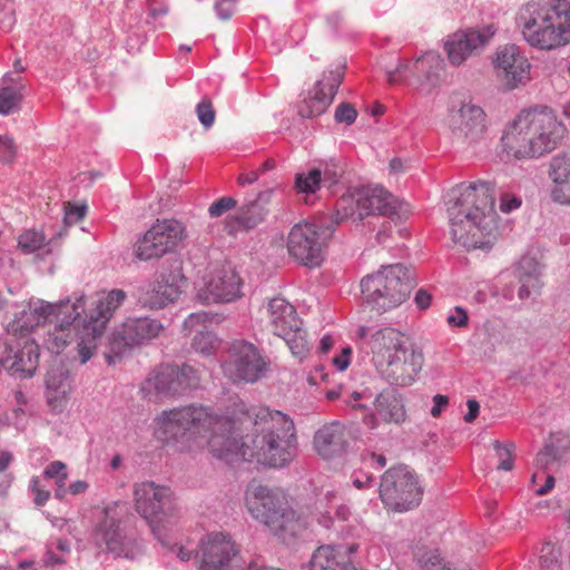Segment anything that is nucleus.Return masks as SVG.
Segmentation results:
<instances>
[{"label":"nucleus","instance_id":"2eb2a0df","mask_svg":"<svg viewBox=\"0 0 570 570\" xmlns=\"http://www.w3.org/2000/svg\"><path fill=\"white\" fill-rule=\"evenodd\" d=\"M242 279L228 266L209 267L196 285V298L202 304L230 303L242 296Z\"/></svg>","mask_w":570,"mask_h":570},{"label":"nucleus","instance_id":"37998d69","mask_svg":"<svg viewBox=\"0 0 570 570\" xmlns=\"http://www.w3.org/2000/svg\"><path fill=\"white\" fill-rule=\"evenodd\" d=\"M541 567L548 570H560L561 568V551L551 542H546L539 556Z\"/></svg>","mask_w":570,"mask_h":570},{"label":"nucleus","instance_id":"de8ad7c7","mask_svg":"<svg viewBox=\"0 0 570 570\" xmlns=\"http://www.w3.org/2000/svg\"><path fill=\"white\" fill-rule=\"evenodd\" d=\"M196 114L199 122L203 125L205 129H209L216 119V112L213 107V102L204 98L197 106H196Z\"/></svg>","mask_w":570,"mask_h":570},{"label":"nucleus","instance_id":"9b49d317","mask_svg":"<svg viewBox=\"0 0 570 570\" xmlns=\"http://www.w3.org/2000/svg\"><path fill=\"white\" fill-rule=\"evenodd\" d=\"M355 210L360 219L370 215L389 216L392 212L390 191L380 185H372L358 189L355 196H342L336 204L335 224L354 216Z\"/></svg>","mask_w":570,"mask_h":570},{"label":"nucleus","instance_id":"a19ab883","mask_svg":"<svg viewBox=\"0 0 570 570\" xmlns=\"http://www.w3.org/2000/svg\"><path fill=\"white\" fill-rule=\"evenodd\" d=\"M214 316L207 312H196L189 314L183 323V332L186 336L198 334L199 331H207V324L213 321Z\"/></svg>","mask_w":570,"mask_h":570},{"label":"nucleus","instance_id":"39448f33","mask_svg":"<svg viewBox=\"0 0 570 570\" xmlns=\"http://www.w3.org/2000/svg\"><path fill=\"white\" fill-rule=\"evenodd\" d=\"M517 24L533 48L554 50L570 41V1L528 2L520 8Z\"/></svg>","mask_w":570,"mask_h":570},{"label":"nucleus","instance_id":"4468645a","mask_svg":"<svg viewBox=\"0 0 570 570\" xmlns=\"http://www.w3.org/2000/svg\"><path fill=\"white\" fill-rule=\"evenodd\" d=\"M126 511V502L115 501L107 504L102 510L104 517L96 528V540L117 557L134 558L137 551L136 543L120 527Z\"/></svg>","mask_w":570,"mask_h":570},{"label":"nucleus","instance_id":"bf43d9fd","mask_svg":"<svg viewBox=\"0 0 570 570\" xmlns=\"http://www.w3.org/2000/svg\"><path fill=\"white\" fill-rule=\"evenodd\" d=\"M352 353L351 346L343 347L341 353L333 358L334 366L341 372L347 370L351 364Z\"/></svg>","mask_w":570,"mask_h":570},{"label":"nucleus","instance_id":"c03bdc74","mask_svg":"<svg viewBox=\"0 0 570 570\" xmlns=\"http://www.w3.org/2000/svg\"><path fill=\"white\" fill-rule=\"evenodd\" d=\"M67 377L62 372L57 374L55 370L48 372L46 377V384L49 392H55V395H49V401L51 402L53 399L58 400L60 397H65L69 392V385L67 384Z\"/></svg>","mask_w":570,"mask_h":570},{"label":"nucleus","instance_id":"864d4df0","mask_svg":"<svg viewBox=\"0 0 570 570\" xmlns=\"http://www.w3.org/2000/svg\"><path fill=\"white\" fill-rule=\"evenodd\" d=\"M236 206V200L232 197H222L218 200L214 202L209 208L208 213L212 217H220L229 209Z\"/></svg>","mask_w":570,"mask_h":570},{"label":"nucleus","instance_id":"a18cd8bd","mask_svg":"<svg viewBox=\"0 0 570 570\" xmlns=\"http://www.w3.org/2000/svg\"><path fill=\"white\" fill-rule=\"evenodd\" d=\"M18 244L23 253L31 254L45 245V236L40 232L28 229L19 236Z\"/></svg>","mask_w":570,"mask_h":570},{"label":"nucleus","instance_id":"2f4dec72","mask_svg":"<svg viewBox=\"0 0 570 570\" xmlns=\"http://www.w3.org/2000/svg\"><path fill=\"white\" fill-rule=\"evenodd\" d=\"M175 371L173 365H161L150 373L142 385L147 395H174L176 394Z\"/></svg>","mask_w":570,"mask_h":570},{"label":"nucleus","instance_id":"f8f14e48","mask_svg":"<svg viewBox=\"0 0 570 570\" xmlns=\"http://www.w3.org/2000/svg\"><path fill=\"white\" fill-rule=\"evenodd\" d=\"M163 324L150 317L127 318L109 338V351L105 353L108 364L124 355L134 346H139L159 336Z\"/></svg>","mask_w":570,"mask_h":570},{"label":"nucleus","instance_id":"0eeeda50","mask_svg":"<svg viewBox=\"0 0 570 570\" xmlns=\"http://www.w3.org/2000/svg\"><path fill=\"white\" fill-rule=\"evenodd\" d=\"M332 224L322 218L320 223L299 222L292 226L286 237V249L297 264L316 268L325 259V252L335 226V214L330 217Z\"/></svg>","mask_w":570,"mask_h":570},{"label":"nucleus","instance_id":"603ef678","mask_svg":"<svg viewBox=\"0 0 570 570\" xmlns=\"http://www.w3.org/2000/svg\"><path fill=\"white\" fill-rule=\"evenodd\" d=\"M30 490L33 494V502L37 507H42L50 499V492L41 484L39 476H33L30 481Z\"/></svg>","mask_w":570,"mask_h":570},{"label":"nucleus","instance_id":"4d7b16f0","mask_svg":"<svg viewBox=\"0 0 570 570\" xmlns=\"http://www.w3.org/2000/svg\"><path fill=\"white\" fill-rule=\"evenodd\" d=\"M446 322L450 326L464 327L469 323V315L465 309L456 306L448 315Z\"/></svg>","mask_w":570,"mask_h":570},{"label":"nucleus","instance_id":"3c124183","mask_svg":"<svg viewBox=\"0 0 570 570\" xmlns=\"http://www.w3.org/2000/svg\"><path fill=\"white\" fill-rule=\"evenodd\" d=\"M17 155V146L13 138L0 135V160L3 163H12Z\"/></svg>","mask_w":570,"mask_h":570},{"label":"nucleus","instance_id":"5701e85b","mask_svg":"<svg viewBox=\"0 0 570 570\" xmlns=\"http://www.w3.org/2000/svg\"><path fill=\"white\" fill-rule=\"evenodd\" d=\"M361 288L363 299L372 311H387L392 303V267L383 266L365 276L361 282Z\"/></svg>","mask_w":570,"mask_h":570},{"label":"nucleus","instance_id":"f3484780","mask_svg":"<svg viewBox=\"0 0 570 570\" xmlns=\"http://www.w3.org/2000/svg\"><path fill=\"white\" fill-rule=\"evenodd\" d=\"M200 554L199 570H240L239 549L227 533L207 534L200 542Z\"/></svg>","mask_w":570,"mask_h":570},{"label":"nucleus","instance_id":"412c9836","mask_svg":"<svg viewBox=\"0 0 570 570\" xmlns=\"http://www.w3.org/2000/svg\"><path fill=\"white\" fill-rule=\"evenodd\" d=\"M450 127L455 139L469 146L475 145L487 132L485 112L479 105L464 102L452 114Z\"/></svg>","mask_w":570,"mask_h":570},{"label":"nucleus","instance_id":"7ed1b4c3","mask_svg":"<svg viewBox=\"0 0 570 570\" xmlns=\"http://www.w3.org/2000/svg\"><path fill=\"white\" fill-rule=\"evenodd\" d=\"M494 185L460 184L448 194L452 239L469 249H490L498 236Z\"/></svg>","mask_w":570,"mask_h":570},{"label":"nucleus","instance_id":"1a4fd4ad","mask_svg":"<svg viewBox=\"0 0 570 570\" xmlns=\"http://www.w3.org/2000/svg\"><path fill=\"white\" fill-rule=\"evenodd\" d=\"M222 370L233 383H255L268 372L269 360L253 343L238 340L230 344Z\"/></svg>","mask_w":570,"mask_h":570},{"label":"nucleus","instance_id":"bb28decb","mask_svg":"<svg viewBox=\"0 0 570 570\" xmlns=\"http://www.w3.org/2000/svg\"><path fill=\"white\" fill-rule=\"evenodd\" d=\"M368 347L372 354V364L381 380L390 379L392 376V328L384 326L375 331L368 340Z\"/></svg>","mask_w":570,"mask_h":570},{"label":"nucleus","instance_id":"774afa93","mask_svg":"<svg viewBox=\"0 0 570 570\" xmlns=\"http://www.w3.org/2000/svg\"><path fill=\"white\" fill-rule=\"evenodd\" d=\"M88 489H89V484H88L87 481H85V480H77L75 482H71L68 485L67 491H68L69 494L79 495V494L85 493Z\"/></svg>","mask_w":570,"mask_h":570},{"label":"nucleus","instance_id":"6e6d98bb","mask_svg":"<svg viewBox=\"0 0 570 570\" xmlns=\"http://www.w3.org/2000/svg\"><path fill=\"white\" fill-rule=\"evenodd\" d=\"M379 494L383 504L390 509L392 507V481L390 480V471H386L382 476Z\"/></svg>","mask_w":570,"mask_h":570},{"label":"nucleus","instance_id":"e433bc0d","mask_svg":"<svg viewBox=\"0 0 570 570\" xmlns=\"http://www.w3.org/2000/svg\"><path fill=\"white\" fill-rule=\"evenodd\" d=\"M288 332V334L279 335V337L286 342L295 357L303 360L309 353V343L306 332L302 328V325L296 326V328H291Z\"/></svg>","mask_w":570,"mask_h":570},{"label":"nucleus","instance_id":"680f3d73","mask_svg":"<svg viewBox=\"0 0 570 570\" xmlns=\"http://www.w3.org/2000/svg\"><path fill=\"white\" fill-rule=\"evenodd\" d=\"M406 411L402 395L394 394V423H402L406 421Z\"/></svg>","mask_w":570,"mask_h":570},{"label":"nucleus","instance_id":"a878e982","mask_svg":"<svg viewBox=\"0 0 570 570\" xmlns=\"http://www.w3.org/2000/svg\"><path fill=\"white\" fill-rule=\"evenodd\" d=\"M492 33H485L480 30L458 31L449 37L445 42V50L452 65L460 66L474 51L483 48L490 40Z\"/></svg>","mask_w":570,"mask_h":570},{"label":"nucleus","instance_id":"8fccbe9b","mask_svg":"<svg viewBox=\"0 0 570 570\" xmlns=\"http://www.w3.org/2000/svg\"><path fill=\"white\" fill-rule=\"evenodd\" d=\"M493 445L499 458L498 470L511 471L513 469L512 450L514 444L511 443L507 446H502L499 441H495Z\"/></svg>","mask_w":570,"mask_h":570},{"label":"nucleus","instance_id":"423d86ee","mask_svg":"<svg viewBox=\"0 0 570 570\" xmlns=\"http://www.w3.org/2000/svg\"><path fill=\"white\" fill-rule=\"evenodd\" d=\"M244 500L248 513L284 540L305 528V522L289 507L286 494L279 489L253 480L246 487Z\"/></svg>","mask_w":570,"mask_h":570},{"label":"nucleus","instance_id":"393cba45","mask_svg":"<svg viewBox=\"0 0 570 570\" xmlns=\"http://www.w3.org/2000/svg\"><path fill=\"white\" fill-rule=\"evenodd\" d=\"M263 322L274 335H286L291 328L302 325L294 306L283 297L268 301L263 309Z\"/></svg>","mask_w":570,"mask_h":570},{"label":"nucleus","instance_id":"9d476101","mask_svg":"<svg viewBox=\"0 0 570 570\" xmlns=\"http://www.w3.org/2000/svg\"><path fill=\"white\" fill-rule=\"evenodd\" d=\"M187 285L180 264L163 267L151 282L139 287L137 299L149 309H161L177 302Z\"/></svg>","mask_w":570,"mask_h":570},{"label":"nucleus","instance_id":"13d9d810","mask_svg":"<svg viewBox=\"0 0 570 570\" xmlns=\"http://www.w3.org/2000/svg\"><path fill=\"white\" fill-rule=\"evenodd\" d=\"M85 217V206L68 204L65 207V222L68 225L76 224Z\"/></svg>","mask_w":570,"mask_h":570},{"label":"nucleus","instance_id":"20e7f679","mask_svg":"<svg viewBox=\"0 0 570 570\" xmlns=\"http://www.w3.org/2000/svg\"><path fill=\"white\" fill-rule=\"evenodd\" d=\"M566 127L548 108L521 111L501 138L507 154L517 159L540 157L551 153L563 138Z\"/></svg>","mask_w":570,"mask_h":570},{"label":"nucleus","instance_id":"4c0bfd02","mask_svg":"<svg viewBox=\"0 0 570 570\" xmlns=\"http://www.w3.org/2000/svg\"><path fill=\"white\" fill-rule=\"evenodd\" d=\"M265 216V210L262 205L252 202L243 206L238 214L235 216L238 228L250 229L257 226Z\"/></svg>","mask_w":570,"mask_h":570},{"label":"nucleus","instance_id":"4be33fe9","mask_svg":"<svg viewBox=\"0 0 570 570\" xmlns=\"http://www.w3.org/2000/svg\"><path fill=\"white\" fill-rule=\"evenodd\" d=\"M424 494L420 476L406 464L394 465V512L416 509Z\"/></svg>","mask_w":570,"mask_h":570},{"label":"nucleus","instance_id":"7c9ffc66","mask_svg":"<svg viewBox=\"0 0 570 570\" xmlns=\"http://www.w3.org/2000/svg\"><path fill=\"white\" fill-rule=\"evenodd\" d=\"M383 386L373 400V411L363 419L364 424L371 429H377L381 424H390L392 421V387L390 379L383 380Z\"/></svg>","mask_w":570,"mask_h":570},{"label":"nucleus","instance_id":"72a5a7b5","mask_svg":"<svg viewBox=\"0 0 570 570\" xmlns=\"http://www.w3.org/2000/svg\"><path fill=\"white\" fill-rule=\"evenodd\" d=\"M24 85L17 82L0 89V115H10L20 109Z\"/></svg>","mask_w":570,"mask_h":570},{"label":"nucleus","instance_id":"f03ea898","mask_svg":"<svg viewBox=\"0 0 570 570\" xmlns=\"http://www.w3.org/2000/svg\"><path fill=\"white\" fill-rule=\"evenodd\" d=\"M126 299L122 289H112L102 293L92 303L89 313L81 317L85 312V297H77L55 305V312L47 321V335L43 340L45 346L52 353L59 354L72 341L77 342L79 360L87 363L95 354L98 340L102 336L106 325L115 311Z\"/></svg>","mask_w":570,"mask_h":570},{"label":"nucleus","instance_id":"69168bd1","mask_svg":"<svg viewBox=\"0 0 570 570\" xmlns=\"http://www.w3.org/2000/svg\"><path fill=\"white\" fill-rule=\"evenodd\" d=\"M521 205V200L517 197L504 196L501 199L500 208L503 213H510Z\"/></svg>","mask_w":570,"mask_h":570},{"label":"nucleus","instance_id":"f257e3e1","mask_svg":"<svg viewBox=\"0 0 570 570\" xmlns=\"http://www.w3.org/2000/svg\"><path fill=\"white\" fill-rule=\"evenodd\" d=\"M232 416L218 415L208 406H183L163 411L154 419V435L163 443L188 444L180 450L193 451L207 445L208 451L227 464L256 461L283 468L295 456L293 420L268 406L246 404L236 399Z\"/></svg>","mask_w":570,"mask_h":570},{"label":"nucleus","instance_id":"a211bd4d","mask_svg":"<svg viewBox=\"0 0 570 570\" xmlns=\"http://www.w3.org/2000/svg\"><path fill=\"white\" fill-rule=\"evenodd\" d=\"M493 68L497 78L507 90H512L530 79L531 65L520 48L513 43L497 49Z\"/></svg>","mask_w":570,"mask_h":570},{"label":"nucleus","instance_id":"ddd939ff","mask_svg":"<svg viewBox=\"0 0 570 570\" xmlns=\"http://www.w3.org/2000/svg\"><path fill=\"white\" fill-rule=\"evenodd\" d=\"M185 237L183 223L176 219H158L136 243L135 255L141 261L159 258L175 250Z\"/></svg>","mask_w":570,"mask_h":570},{"label":"nucleus","instance_id":"b1692460","mask_svg":"<svg viewBox=\"0 0 570 570\" xmlns=\"http://www.w3.org/2000/svg\"><path fill=\"white\" fill-rule=\"evenodd\" d=\"M55 312V305L37 302L23 308L7 325L8 338L32 340V334L37 328L47 324L50 315Z\"/></svg>","mask_w":570,"mask_h":570},{"label":"nucleus","instance_id":"aec40b11","mask_svg":"<svg viewBox=\"0 0 570 570\" xmlns=\"http://www.w3.org/2000/svg\"><path fill=\"white\" fill-rule=\"evenodd\" d=\"M344 66H336L323 72L313 94L298 104L297 111L303 118L321 116L331 106L344 78Z\"/></svg>","mask_w":570,"mask_h":570},{"label":"nucleus","instance_id":"c9c22d12","mask_svg":"<svg viewBox=\"0 0 570 570\" xmlns=\"http://www.w3.org/2000/svg\"><path fill=\"white\" fill-rule=\"evenodd\" d=\"M520 282H529L533 288H540L541 265L533 256H523L517 267Z\"/></svg>","mask_w":570,"mask_h":570},{"label":"nucleus","instance_id":"09e8293b","mask_svg":"<svg viewBox=\"0 0 570 570\" xmlns=\"http://www.w3.org/2000/svg\"><path fill=\"white\" fill-rule=\"evenodd\" d=\"M43 474L48 479H55L57 487L63 488L68 479L67 465L61 461H53L47 465Z\"/></svg>","mask_w":570,"mask_h":570},{"label":"nucleus","instance_id":"79ce46f5","mask_svg":"<svg viewBox=\"0 0 570 570\" xmlns=\"http://www.w3.org/2000/svg\"><path fill=\"white\" fill-rule=\"evenodd\" d=\"M191 346L197 353L212 355L218 348V338L209 331H199L194 336Z\"/></svg>","mask_w":570,"mask_h":570},{"label":"nucleus","instance_id":"c756f323","mask_svg":"<svg viewBox=\"0 0 570 570\" xmlns=\"http://www.w3.org/2000/svg\"><path fill=\"white\" fill-rule=\"evenodd\" d=\"M550 167V176L554 183L552 199L562 205H570V158L554 157Z\"/></svg>","mask_w":570,"mask_h":570},{"label":"nucleus","instance_id":"6ab92c4d","mask_svg":"<svg viewBox=\"0 0 570 570\" xmlns=\"http://www.w3.org/2000/svg\"><path fill=\"white\" fill-rule=\"evenodd\" d=\"M423 364V352L414 340L405 333H399V337L394 338V385H412Z\"/></svg>","mask_w":570,"mask_h":570},{"label":"nucleus","instance_id":"473e14b6","mask_svg":"<svg viewBox=\"0 0 570 570\" xmlns=\"http://www.w3.org/2000/svg\"><path fill=\"white\" fill-rule=\"evenodd\" d=\"M416 284V273L412 265L394 264V307L410 298Z\"/></svg>","mask_w":570,"mask_h":570},{"label":"nucleus","instance_id":"0e129e2a","mask_svg":"<svg viewBox=\"0 0 570 570\" xmlns=\"http://www.w3.org/2000/svg\"><path fill=\"white\" fill-rule=\"evenodd\" d=\"M432 296L425 289L421 288L415 293L414 302L420 309H425L431 304Z\"/></svg>","mask_w":570,"mask_h":570},{"label":"nucleus","instance_id":"cd10ccee","mask_svg":"<svg viewBox=\"0 0 570 570\" xmlns=\"http://www.w3.org/2000/svg\"><path fill=\"white\" fill-rule=\"evenodd\" d=\"M414 70L421 77V90L430 92L443 79L444 61L438 52L430 51L416 59Z\"/></svg>","mask_w":570,"mask_h":570},{"label":"nucleus","instance_id":"6e6552de","mask_svg":"<svg viewBox=\"0 0 570 570\" xmlns=\"http://www.w3.org/2000/svg\"><path fill=\"white\" fill-rule=\"evenodd\" d=\"M132 494L136 512L147 522L157 539L161 540L163 529L178 512L174 492L169 487L142 481L134 484Z\"/></svg>","mask_w":570,"mask_h":570},{"label":"nucleus","instance_id":"dca6fc26","mask_svg":"<svg viewBox=\"0 0 570 570\" xmlns=\"http://www.w3.org/2000/svg\"><path fill=\"white\" fill-rule=\"evenodd\" d=\"M39 356L36 340L7 338L0 347V363L16 379L32 377L39 364Z\"/></svg>","mask_w":570,"mask_h":570},{"label":"nucleus","instance_id":"c85d7f7f","mask_svg":"<svg viewBox=\"0 0 570 570\" xmlns=\"http://www.w3.org/2000/svg\"><path fill=\"white\" fill-rule=\"evenodd\" d=\"M314 448L324 459H331L341 453L344 448V431L338 423L321 428L314 436Z\"/></svg>","mask_w":570,"mask_h":570},{"label":"nucleus","instance_id":"58836bf2","mask_svg":"<svg viewBox=\"0 0 570 570\" xmlns=\"http://www.w3.org/2000/svg\"><path fill=\"white\" fill-rule=\"evenodd\" d=\"M330 177V170L322 173L315 168L309 170L307 174H297L295 184L296 188L302 193H315L320 188L322 179Z\"/></svg>","mask_w":570,"mask_h":570},{"label":"nucleus","instance_id":"49530a36","mask_svg":"<svg viewBox=\"0 0 570 570\" xmlns=\"http://www.w3.org/2000/svg\"><path fill=\"white\" fill-rule=\"evenodd\" d=\"M561 459L559 448L554 443H548L540 450L535 458V466L547 470Z\"/></svg>","mask_w":570,"mask_h":570},{"label":"nucleus","instance_id":"052dcab7","mask_svg":"<svg viewBox=\"0 0 570 570\" xmlns=\"http://www.w3.org/2000/svg\"><path fill=\"white\" fill-rule=\"evenodd\" d=\"M234 0H219L215 4L216 12L222 20H228L234 13Z\"/></svg>","mask_w":570,"mask_h":570},{"label":"nucleus","instance_id":"338daca9","mask_svg":"<svg viewBox=\"0 0 570 570\" xmlns=\"http://www.w3.org/2000/svg\"><path fill=\"white\" fill-rule=\"evenodd\" d=\"M466 405H468V413L464 415V421L468 423H471L476 419V416L479 414L480 405H479V402L474 399L468 400Z\"/></svg>","mask_w":570,"mask_h":570},{"label":"nucleus","instance_id":"e2e57ef3","mask_svg":"<svg viewBox=\"0 0 570 570\" xmlns=\"http://www.w3.org/2000/svg\"><path fill=\"white\" fill-rule=\"evenodd\" d=\"M433 406L431 409V415L433 417H438L440 416V414L442 413V411L448 406L449 404V399L448 396L445 395H442V394H436L434 395L433 397Z\"/></svg>","mask_w":570,"mask_h":570},{"label":"nucleus","instance_id":"ea45409f","mask_svg":"<svg viewBox=\"0 0 570 570\" xmlns=\"http://www.w3.org/2000/svg\"><path fill=\"white\" fill-rule=\"evenodd\" d=\"M412 215L413 207L411 203L403 197L394 196V225L403 224V226L397 229V234L401 237H407L410 235V228L405 223Z\"/></svg>","mask_w":570,"mask_h":570},{"label":"nucleus","instance_id":"f704fd0d","mask_svg":"<svg viewBox=\"0 0 570 570\" xmlns=\"http://www.w3.org/2000/svg\"><path fill=\"white\" fill-rule=\"evenodd\" d=\"M175 371L176 394L184 393L188 390L196 389L200 382V375L197 368L184 364L183 366L173 365Z\"/></svg>","mask_w":570,"mask_h":570},{"label":"nucleus","instance_id":"5fc2aeb1","mask_svg":"<svg viewBox=\"0 0 570 570\" xmlns=\"http://www.w3.org/2000/svg\"><path fill=\"white\" fill-rule=\"evenodd\" d=\"M357 117L356 109L350 104H341L335 110V120L351 125Z\"/></svg>","mask_w":570,"mask_h":570}]
</instances>
